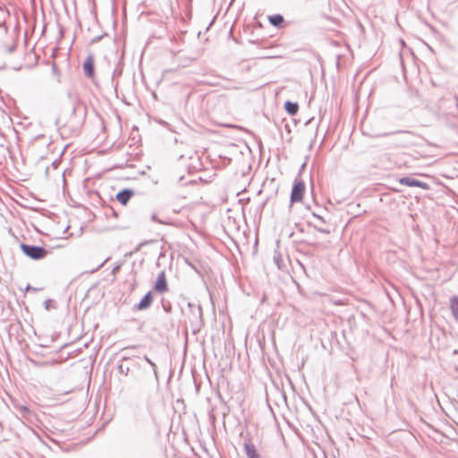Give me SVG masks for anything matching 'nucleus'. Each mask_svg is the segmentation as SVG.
Segmentation results:
<instances>
[{
  "instance_id": "29",
  "label": "nucleus",
  "mask_w": 458,
  "mask_h": 458,
  "mask_svg": "<svg viewBox=\"0 0 458 458\" xmlns=\"http://www.w3.org/2000/svg\"><path fill=\"white\" fill-rule=\"evenodd\" d=\"M144 244H145V242H142V243L139 244V245H138V247L136 248L135 251L140 250V247H141L142 245H144Z\"/></svg>"
},
{
  "instance_id": "34",
  "label": "nucleus",
  "mask_w": 458,
  "mask_h": 458,
  "mask_svg": "<svg viewBox=\"0 0 458 458\" xmlns=\"http://www.w3.org/2000/svg\"><path fill=\"white\" fill-rule=\"evenodd\" d=\"M312 120H313V118L309 119L308 121H306L305 125H308Z\"/></svg>"
},
{
  "instance_id": "31",
  "label": "nucleus",
  "mask_w": 458,
  "mask_h": 458,
  "mask_svg": "<svg viewBox=\"0 0 458 458\" xmlns=\"http://www.w3.org/2000/svg\"><path fill=\"white\" fill-rule=\"evenodd\" d=\"M114 73L121 74L122 73V70L115 69Z\"/></svg>"
},
{
  "instance_id": "28",
  "label": "nucleus",
  "mask_w": 458,
  "mask_h": 458,
  "mask_svg": "<svg viewBox=\"0 0 458 458\" xmlns=\"http://www.w3.org/2000/svg\"><path fill=\"white\" fill-rule=\"evenodd\" d=\"M274 259H275V262L277 264V267H280V265H279V257H274Z\"/></svg>"
},
{
  "instance_id": "22",
  "label": "nucleus",
  "mask_w": 458,
  "mask_h": 458,
  "mask_svg": "<svg viewBox=\"0 0 458 458\" xmlns=\"http://www.w3.org/2000/svg\"><path fill=\"white\" fill-rule=\"evenodd\" d=\"M151 220H152L153 222H156V223L164 224V222H163L162 220H160V219H158V218H157V215H156V214H153V215L151 216Z\"/></svg>"
},
{
  "instance_id": "11",
  "label": "nucleus",
  "mask_w": 458,
  "mask_h": 458,
  "mask_svg": "<svg viewBox=\"0 0 458 458\" xmlns=\"http://www.w3.org/2000/svg\"><path fill=\"white\" fill-rule=\"evenodd\" d=\"M269 23L277 28L281 29L285 25V20L282 14L276 13L268 16Z\"/></svg>"
},
{
  "instance_id": "16",
  "label": "nucleus",
  "mask_w": 458,
  "mask_h": 458,
  "mask_svg": "<svg viewBox=\"0 0 458 458\" xmlns=\"http://www.w3.org/2000/svg\"><path fill=\"white\" fill-rule=\"evenodd\" d=\"M68 97L72 99V110H71V114L72 115H74L77 112V110L79 109V98L76 95H74L72 92L69 91L68 92Z\"/></svg>"
},
{
  "instance_id": "36",
  "label": "nucleus",
  "mask_w": 458,
  "mask_h": 458,
  "mask_svg": "<svg viewBox=\"0 0 458 458\" xmlns=\"http://www.w3.org/2000/svg\"><path fill=\"white\" fill-rule=\"evenodd\" d=\"M99 39H100V37H98V38H94L93 41L96 42V41H98Z\"/></svg>"
},
{
  "instance_id": "15",
  "label": "nucleus",
  "mask_w": 458,
  "mask_h": 458,
  "mask_svg": "<svg viewBox=\"0 0 458 458\" xmlns=\"http://www.w3.org/2000/svg\"><path fill=\"white\" fill-rule=\"evenodd\" d=\"M450 309L454 318L458 320V296H454L451 298Z\"/></svg>"
},
{
  "instance_id": "9",
  "label": "nucleus",
  "mask_w": 458,
  "mask_h": 458,
  "mask_svg": "<svg viewBox=\"0 0 458 458\" xmlns=\"http://www.w3.org/2000/svg\"><path fill=\"white\" fill-rule=\"evenodd\" d=\"M244 453L247 458H261L254 444L249 439L243 445Z\"/></svg>"
},
{
  "instance_id": "23",
  "label": "nucleus",
  "mask_w": 458,
  "mask_h": 458,
  "mask_svg": "<svg viewBox=\"0 0 458 458\" xmlns=\"http://www.w3.org/2000/svg\"><path fill=\"white\" fill-rule=\"evenodd\" d=\"M109 259V258H106L103 262H101L96 268L92 269L91 272L98 271L100 267L104 266V264Z\"/></svg>"
},
{
  "instance_id": "1",
  "label": "nucleus",
  "mask_w": 458,
  "mask_h": 458,
  "mask_svg": "<svg viewBox=\"0 0 458 458\" xmlns=\"http://www.w3.org/2000/svg\"><path fill=\"white\" fill-rule=\"evenodd\" d=\"M189 314L188 318L193 334L200 331L204 325L203 312L200 304L188 302Z\"/></svg>"
},
{
  "instance_id": "25",
  "label": "nucleus",
  "mask_w": 458,
  "mask_h": 458,
  "mask_svg": "<svg viewBox=\"0 0 458 458\" xmlns=\"http://www.w3.org/2000/svg\"><path fill=\"white\" fill-rule=\"evenodd\" d=\"M163 308H164V310L166 312V313H170L171 312V305H165L163 304Z\"/></svg>"
},
{
  "instance_id": "38",
  "label": "nucleus",
  "mask_w": 458,
  "mask_h": 458,
  "mask_svg": "<svg viewBox=\"0 0 458 458\" xmlns=\"http://www.w3.org/2000/svg\"><path fill=\"white\" fill-rule=\"evenodd\" d=\"M457 397H458V393H457Z\"/></svg>"
},
{
  "instance_id": "20",
  "label": "nucleus",
  "mask_w": 458,
  "mask_h": 458,
  "mask_svg": "<svg viewBox=\"0 0 458 458\" xmlns=\"http://www.w3.org/2000/svg\"><path fill=\"white\" fill-rule=\"evenodd\" d=\"M315 229L318 230V232L322 233H325V234H329L330 233V230L326 229V228H319V227L315 226Z\"/></svg>"
},
{
  "instance_id": "35",
  "label": "nucleus",
  "mask_w": 458,
  "mask_h": 458,
  "mask_svg": "<svg viewBox=\"0 0 458 458\" xmlns=\"http://www.w3.org/2000/svg\"><path fill=\"white\" fill-rule=\"evenodd\" d=\"M267 201H268V199H267L263 202L262 207H264V206L267 203Z\"/></svg>"
},
{
  "instance_id": "33",
  "label": "nucleus",
  "mask_w": 458,
  "mask_h": 458,
  "mask_svg": "<svg viewBox=\"0 0 458 458\" xmlns=\"http://www.w3.org/2000/svg\"><path fill=\"white\" fill-rule=\"evenodd\" d=\"M22 410L25 412H29L30 411V410L27 407H25V406L22 407Z\"/></svg>"
},
{
  "instance_id": "21",
  "label": "nucleus",
  "mask_w": 458,
  "mask_h": 458,
  "mask_svg": "<svg viewBox=\"0 0 458 458\" xmlns=\"http://www.w3.org/2000/svg\"><path fill=\"white\" fill-rule=\"evenodd\" d=\"M121 267H122V265H121V264H117V265H115V266L114 267V268L112 269V274H113V275H115L117 272H119V271H120V269H121Z\"/></svg>"
},
{
  "instance_id": "26",
  "label": "nucleus",
  "mask_w": 458,
  "mask_h": 458,
  "mask_svg": "<svg viewBox=\"0 0 458 458\" xmlns=\"http://www.w3.org/2000/svg\"><path fill=\"white\" fill-rule=\"evenodd\" d=\"M26 291L37 292V291H38V289L33 288L32 286H30V284H28V285H27V287H26Z\"/></svg>"
},
{
  "instance_id": "6",
  "label": "nucleus",
  "mask_w": 458,
  "mask_h": 458,
  "mask_svg": "<svg viewBox=\"0 0 458 458\" xmlns=\"http://www.w3.org/2000/svg\"><path fill=\"white\" fill-rule=\"evenodd\" d=\"M153 300L152 292L148 291L138 303L133 305L132 310H146L149 309L153 303Z\"/></svg>"
},
{
  "instance_id": "8",
  "label": "nucleus",
  "mask_w": 458,
  "mask_h": 458,
  "mask_svg": "<svg viewBox=\"0 0 458 458\" xmlns=\"http://www.w3.org/2000/svg\"><path fill=\"white\" fill-rule=\"evenodd\" d=\"M134 191L130 188H125L119 191L116 193V199L123 206H125L129 200L133 197Z\"/></svg>"
},
{
  "instance_id": "19",
  "label": "nucleus",
  "mask_w": 458,
  "mask_h": 458,
  "mask_svg": "<svg viewBox=\"0 0 458 458\" xmlns=\"http://www.w3.org/2000/svg\"><path fill=\"white\" fill-rule=\"evenodd\" d=\"M44 307H45V309H46V310H50V308L52 307V300H49V299H48V300H46V301H44Z\"/></svg>"
},
{
  "instance_id": "37",
  "label": "nucleus",
  "mask_w": 458,
  "mask_h": 458,
  "mask_svg": "<svg viewBox=\"0 0 458 458\" xmlns=\"http://www.w3.org/2000/svg\"><path fill=\"white\" fill-rule=\"evenodd\" d=\"M53 71H54V72H56V66H55V64H54V65H53Z\"/></svg>"
},
{
  "instance_id": "3",
  "label": "nucleus",
  "mask_w": 458,
  "mask_h": 458,
  "mask_svg": "<svg viewBox=\"0 0 458 458\" xmlns=\"http://www.w3.org/2000/svg\"><path fill=\"white\" fill-rule=\"evenodd\" d=\"M305 183L301 179L295 178L291 191L290 195V208L296 203L301 202L303 199L305 192Z\"/></svg>"
},
{
  "instance_id": "2",
  "label": "nucleus",
  "mask_w": 458,
  "mask_h": 458,
  "mask_svg": "<svg viewBox=\"0 0 458 458\" xmlns=\"http://www.w3.org/2000/svg\"><path fill=\"white\" fill-rule=\"evenodd\" d=\"M20 249L26 257L33 260L43 259L50 253V251L43 246L24 242L20 244Z\"/></svg>"
},
{
  "instance_id": "10",
  "label": "nucleus",
  "mask_w": 458,
  "mask_h": 458,
  "mask_svg": "<svg viewBox=\"0 0 458 458\" xmlns=\"http://www.w3.org/2000/svg\"><path fill=\"white\" fill-rule=\"evenodd\" d=\"M131 360L130 356H123L120 364L117 366V370L120 374L128 376L131 371V365L128 363Z\"/></svg>"
},
{
  "instance_id": "13",
  "label": "nucleus",
  "mask_w": 458,
  "mask_h": 458,
  "mask_svg": "<svg viewBox=\"0 0 458 458\" xmlns=\"http://www.w3.org/2000/svg\"><path fill=\"white\" fill-rule=\"evenodd\" d=\"M9 16H10L9 10L0 8V28L3 27L4 29L5 33L8 32V28L5 25V19H6V17H9Z\"/></svg>"
},
{
  "instance_id": "12",
  "label": "nucleus",
  "mask_w": 458,
  "mask_h": 458,
  "mask_svg": "<svg viewBox=\"0 0 458 458\" xmlns=\"http://www.w3.org/2000/svg\"><path fill=\"white\" fill-rule=\"evenodd\" d=\"M284 110L290 115H295L299 111V104L297 102H292L290 100L285 101Z\"/></svg>"
},
{
  "instance_id": "14",
  "label": "nucleus",
  "mask_w": 458,
  "mask_h": 458,
  "mask_svg": "<svg viewBox=\"0 0 458 458\" xmlns=\"http://www.w3.org/2000/svg\"><path fill=\"white\" fill-rule=\"evenodd\" d=\"M144 360L150 365L152 370H153V377L154 382L158 385L159 382V377L157 372V367L154 361H152L147 355L144 356Z\"/></svg>"
},
{
  "instance_id": "27",
  "label": "nucleus",
  "mask_w": 458,
  "mask_h": 458,
  "mask_svg": "<svg viewBox=\"0 0 458 458\" xmlns=\"http://www.w3.org/2000/svg\"><path fill=\"white\" fill-rule=\"evenodd\" d=\"M55 125L60 129V118H56L55 121Z\"/></svg>"
},
{
  "instance_id": "30",
  "label": "nucleus",
  "mask_w": 458,
  "mask_h": 458,
  "mask_svg": "<svg viewBox=\"0 0 458 458\" xmlns=\"http://www.w3.org/2000/svg\"><path fill=\"white\" fill-rule=\"evenodd\" d=\"M134 348H136V346H134V345L133 346H128V347H125L123 349V351H126V350H129V349H134Z\"/></svg>"
},
{
  "instance_id": "18",
  "label": "nucleus",
  "mask_w": 458,
  "mask_h": 458,
  "mask_svg": "<svg viewBox=\"0 0 458 458\" xmlns=\"http://www.w3.org/2000/svg\"><path fill=\"white\" fill-rule=\"evenodd\" d=\"M400 133H411V132L410 131L402 130V131H394V132L384 133V134H382V136L396 135V134H400Z\"/></svg>"
},
{
  "instance_id": "32",
  "label": "nucleus",
  "mask_w": 458,
  "mask_h": 458,
  "mask_svg": "<svg viewBox=\"0 0 458 458\" xmlns=\"http://www.w3.org/2000/svg\"><path fill=\"white\" fill-rule=\"evenodd\" d=\"M250 43H251V44H253V45H257V46H259V41H254V40H253V41H250Z\"/></svg>"
},
{
  "instance_id": "7",
  "label": "nucleus",
  "mask_w": 458,
  "mask_h": 458,
  "mask_svg": "<svg viewBox=\"0 0 458 458\" xmlns=\"http://www.w3.org/2000/svg\"><path fill=\"white\" fill-rule=\"evenodd\" d=\"M85 77L92 78L95 75V64L93 55H89L82 65Z\"/></svg>"
},
{
  "instance_id": "4",
  "label": "nucleus",
  "mask_w": 458,
  "mask_h": 458,
  "mask_svg": "<svg viewBox=\"0 0 458 458\" xmlns=\"http://www.w3.org/2000/svg\"><path fill=\"white\" fill-rule=\"evenodd\" d=\"M398 182L402 185H405L408 187H418L423 190H428L429 185L422 181H420L418 179H415L411 176H403L398 179Z\"/></svg>"
},
{
  "instance_id": "5",
  "label": "nucleus",
  "mask_w": 458,
  "mask_h": 458,
  "mask_svg": "<svg viewBox=\"0 0 458 458\" xmlns=\"http://www.w3.org/2000/svg\"><path fill=\"white\" fill-rule=\"evenodd\" d=\"M153 289L154 291L161 294L168 292V284L166 280L165 272L164 270L158 274L154 284Z\"/></svg>"
},
{
  "instance_id": "24",
  "label": "nucleus",
  "mask_w": 458,
  "mask_h": 458,
  "mask_svg": "<svg viewBox=\"0 0 458 458\" xmlns=\"http://www.w3.org/2000/svg\"><path fill=\"white\" fill-rule=\"evenodd\" d=\"M312 216H315L316 218H318V220H320L322 223H326V221H325L323 216H319V215H318V214H316L314 212L312 213Z\"/></svg>"
},
{
  "instance_id": "17",
  "label": "nucleus",
  "mask_w": 458,
  "mask_h": 458,
  "mask_svg": "<svg viewBox=\"0 0 458 458\" xmlns=\"http://www.w3.org/2000/svg\"><path fill=\"white\" fill-rule=\"evenodd\" d=\"M16 47H17V42L13 41L9 47H5V52L7 54H12L15 51Z\"/></svg>"
}]
</instances>
